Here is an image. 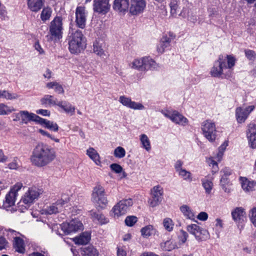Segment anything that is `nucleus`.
<instances>
[{
	"mask_svg": "<svg viewBox=\"0 0 256 256\" xmlns=\"http://www.w3.org/2000/svg\"><path fill=\"white\" fill-rule=\"evenodd\" d=\"M56 152L50 146L38 143L34 148L30 156L32 163L38 167L46 166L56 158Z\"/></svg>",
	"mask_w": 256,
	"mask_h": 256,
	"instance_id": "nucleus-1",
	"label": "nucleus"
},
{
	"mask_svg": "<svg viewBox=\"0 0 256 256\" xmlns=\"http://www.w3.org/2000/svg\"><path fill=\"white\" fill-rule=\"evenodd\" d=\"M67 40L69 51L72 54H78L86 48L84 37L82 31L79 30H72Z\"/></svg>",
	"mask_w": 256,
	"mask_h": 256,
	"instance_id": "nucleus-2",
	"label": "nucleus"
},
{
	"mask_svg": "<svg viewBox=\"0 0 256 256\" xmlns=\"http://www.w3.org/2000/svg\"><path fill=\"white\" fill-rule=\"evenodd\" d=\"M226 59L222 55H220L218 59L214 62L210 74L214 77L228 78L232 76V70H226Z\"/></svg>",
	"mask_w": 256,
	"mask_h": 256,
	"instance_id": "nucleus-3",
	"label": "nucleus"
},
{
	"mask_svg": "<svg viewBox=\"0 0 256 256\" xmlns=\"http://www.w3.org/2000/svg\"><path fill=\"white\" fill-rule=\"evenodd\" d=\"M42 192V190L36 187L30 188L22 198L18 204L19 207L24 206V209H28L30 204L39 198Z\"/></svg>",
	"mask_w": 256,
	"mask_h": 256,
	"instance_id": "nucleus-4",
	"label": "nucleus"
},
{
	"mask_svg": "<svg viewBox=\"0 0 256 256\" xmlns=\"http://www.w3.org/2000/svg\"><path fill=\"white\" fill-rule=\"evenodd\" d=\"M130 66L140 71H147L156 68V64L149 56L134 59L130 64Z\"/></svg>",
	"mask_w": 256,
	"mask_h": 256,
	"instance_id": "nucleus-5",
	"label": "nucleus"
},
{
	"mask_svg": "<svg viewBox=\"0 0 256 256\" xmlns=\"http://www.w3.org/2000/svg\"><path fill=\"white\" fill-rule=\"evenodd\" d=\"M92 200L94 204L102 208L107 206L108 200L106 196L105 190L103 186L97 184L94 188L92 194Z\"/></svg>",
	"mask_w": 256,
	"mask_h": 256,
	"instance_id": "nucleus-6",
	"label": "nucleus"
},
{
	"mask_svg": "<svg viewBox=\"0 0 256 256\" xmlns=\"http://www.w3.org/2000/svg\"><path fill=\"white\" fill-rule=\"evenodd\" d=\"M132 204V200L131 198L121 200L114 206L110 214L115 218H118L124 215Z\"/></svg>",
	"mask_w": 256,
	"mask_h": 256,
	"instance_id": "nucleus-7",
	"label": "nucleus"
},
{
	"mask_svg": "<svg viewBox=\"0 0 256 256\" xmlns=\"http://www.w3.org/2000/svg\"><path fill=\"white\" fill-rule=\"evenodd\" d=\"M62 18L60 16L55 17L50 26V38L52 40L60 39L62 38Z\"/></svg>",
	"mask_w": 256,
	"mask_h": 256,
	"instance_id": "nucleus-8",
	"label": "nucleus"
},
{
	"mask_svg": "<svg viewBox=\"0 0 256 256\" xmlns=\"http://www.w3.org/2000/svg\"><path fill=\"white\" fill-rule=\"evenodd\" d=\"M69 201L68 196L63 195L60 200H58L54 203L50 204L42 210V214H56L62 211L64 205Z\"/></svg>",
	"mask_w": 256,
	"mask_h": 256,
	"instance_id": "nucleus-9",
	"label": "nucleus"
},
{
	"mask_svg": "<svg viewBox=\"0 0 256 256\" xmlns=\"http://www.w3.org/2000/svg\"><path fill=\"white\" fill-rule=\"evenodd\" d=\"M22 187V183L17 182L10 189L9 192L6 194L5 200L4 201L3 206L4 208H10L14 204L18 192Z\"/></svg>",
	"mask_w": 256,
	"mask_h": 256,
	"instance_id": "nucleus-10",
	"label": "nucleus"
},
{
	"mask_svg": "<svg viewBox=\"0 0 256 256\" xmlns=\"http://www.w3.org/2000/svg\"><path fill=\"white\" fill-rule=\"evenodd\" d=\"M61 228L66 234L74 233L82 229L83 224L78 219H72L68 222H63Z\"/></svg>",
	"mask_w": 256,
	"mask_h": 256,
	"instance_id": "nucleus-11",
	"label": "nucleus"
},
{
	"mask_svg": "<svg viewBox=\"0 0 256 256\" xmlns=\"http://www.w3.org/2000/svg\"><path fill=\"white\" fill-rule=\"evenodd\" d=\"M14 121L20 120L22 124H28L30 122H34L38 124L40 116L28 110H20L15 114Z\"/></svg>",
	"mask_w": 256,
	"mask_h": 256,
	"instance_id": "nucleus-12",
	"label": "nucleus"
},
{
	"mask_svg": "<svg viewBox=\"0 0 256 256\" xmlns=\"http://www.w3.org/2000/svg\"><path fill=\"white\" fill-rule=\"evenodd\" d=\"M232 216L238 228H242L244 221L246 220V213L244 209L242 207H237L232 211Z\"/></svg>",
	"mask_w": 256,
	"mask_h": 256,
	"instance_id": "nucleus-13",
	"label": "nucleus"
},
{
	"mask_svg": "<svg viewBox=\"0 0 256 256\" xmlns=\"http://www.w3.org/2000/svg\"><path fill=\"white\" fill-rule=\"evenodd\" d=\"M7 232L8 236H12L14 238V247L16 251L20 253H24L25 250L24 240L17 236L20 233L10 228L7 230Z\"/></svg>",
	"mask_w": 256,
	"mask_h": 256,
	"instance_id": "nucleus-14",
	"label": "nucleus"
},
{
	"mask_svg": "<svg viewBox=\"0 0 256 256\" xmlns=\"http://www.w3.org/2000/svg\"><path fill=\"white\" fill-rule=\"evenodd\" d=\"M76 18L77 26L80 28H84L86 20V13L84 6H77L76 10Z\"/></svg>",
	"mask_w": 256,
	"mask_h": 256,
	"instance_id": "nucleus-15",
	"label": "nucleus"
},
{
	"mask_svg": "<svg viewBox=\"0 0 256 256\" xmlns=\"http://www.w3.org/2000/svg\"><path fill=\"white\" fill-rule=\"evenodd\" d=\"M163 189L160 186L153 188L152 190V198L150 200V205L154 207L158 205L162 199Z\"/></svg>",
	"mask_w": 256,
	"mask_h": 256,
	"instance_id": "nucleus-16",
	"label": "nucleus"
},
{
	"mask_svg": "<svg viewBox=\"0 0 256 256\" xmlns=\"http://www.w3.org/2000/svg\"><path fill=\"white\" fill-rule=\"evenodd\" d=\"M186 230L198 240L204 239V236L207 232L206 230L202 229L196 224H190L187 226Z\"/></svg>",
	"mask_w": 256,
	"mask_h": 256,
	"instance_id": "nucleus-17",
	"label": "nucleus"
},
{
	"mask_svg": "<svg viewBox=\"0 0 256 256\" xmlns=\"http://www.w3.org/2000/svg\"><path fill=\"white\" fill-rule=\"evenodd\" d=\"M246 134L250 146L256 149V124L250 123L248 126Z\"/></svg>",
	"mask_w": 256,
	"mask_h": 256,
	"instance_id": "nucleus-18",
	"label": "nucleus"
},
{
	"mask_svg": "<svg viewBox=\"0 0 256 256\" xmlns=\"http://www.w3.org/2000/svg\"><path fill=\"white\" fill-rule=\"evenodd\" d=\"M130 12L132 15H137L142 12L146 6L144 0H130Z\"/></svg>",
	"mask_w": 256,
	"mask_h": 256,
	"instance_id": "nucleus-19",
	"label": "nucleus"
},
{
	"mask_svg": "<svg viewBox=\"0 0 256 256\" xmlns=\"http://www.w3.org/2000/svg\"><path fill=\"white\" fill-rule=\"evenodd\" d=\"M109 0H94V10L98 14H105L110 9Z\"/></svg>",
	"mask_w": 256,
	"mask_h": 256,
	"instance_id": "nucleus-20",
	"label": "nucleus"
},
{
	"mask_svg": "<svg viewBox=\"0 0 256 256\" xmlns=\"http://www.w3.org/2000/svg\"><path fill=\"white\" fill-rule=\"evenodd\" d=\"M254 106H248L243 109L240 107L238 108L236 110V116L238 123H242L245 122L250 114L254 109Z\"/></svg>",
	"mask_w": 256,
	"mask_h": 256,
	"instance_id": "nucleus-21",
	"label": "nucleus"
},
{
	"mask_svg": "<svg viewBox=\"0 0 256 256\" xmlns=\"http://www.w3.org/2000/svg\"><path fill=\"white\" fill-rule=\"evenodd\" d=\"M130 6V0H114L112 8L114 10L124 14L129 9Z\"/></svg>",
	"mask_w": 256,
	"mask_h": 256,
	"instance_id": "nucleus-22",
	"label": "nucleus"
},
{
	"mask_svg": "<svg viewBox=\"0 0 256 256\" xmlns=\"http://www.w3.org/2000/svg\"><path fill=\"white\" fill-rule=\"evenodd\" d=\"M45 0H27L28 8L32 12H37L42 8Z\"/></svg>",
	"mask_w": 256,
	"mask_h": 256,
	"instance_id": "nucleus-23",
	"label": "nucleus"
},
{
	"mask_svg": "<svg viewBox=\"0 0 256 256\" xmlns=\"http://www.w3.org/2000/svg\"><path fill=\"white\" fill-rule=\"evenodd\" d=\"M160 248L163 251L170 252L173 250L178 248L179 247L175 240L170 238L160 244Z\"/></svg>",
	"mask_w": 256,
	"mask_h": 256,
	"instance_id": "nucleus-24",
	"label": "nucleus"
},
{
	"mask_svg": "<svg viewBox=\"0 0 256 256\" xmlns=\"http://www.w3.org/2000/svg\"><path fill=\"white\" fill-rule=\"evenodd\" d=\"M242 189L246 192L254 190L256 188V182L250 180L246 178H240Z\"/></svg>",
	"mask_w": 256,
	"mask_h": 256,
	"instance_id": "nucleus-25",
	"label": "nucleus"
},
{
	"mask_svg": "<svg viewBox=\"0 0 256 256\" xmlns=\"http://www.w3.org/2000/svg\"><path fill=\"white\" fill-rule=\"evenodd\" d=\"M170 120L182 126H185L188 123V120L180 114L177 111H174L172 113V116Z\"/></svg>",
	"mask_w": 256,
	"mask_h": 256,
	"instance_id": "nucleus-26",
	"label": "nucleus"
},
{
	"mask_svg": "<svg viewBox=\"0 0 256 256\" xmlns=\"http://www.w3.org/2000/svg\"><path fill=\"white\" fill-rule=\"evenodd\" d=\"M180 210L186 218L195 221V212L190 206L183 204L180 208Z\"/></svg>",
	"mask_w": 256,
	"mask_h": 256,
	"instance_id": "nucleus-27",
	"label": "nucleus"
},
{
	"mask_svg": "<svg viewBox=\"0 0 256 256\" xmlns=\"http://www.w3.org/2000/svg\"><path fill=\"white\" fill-rule=\"evenodd\" d=\"M209 142L217 140L220 136V132L216 130L214 123L209 124Z\"/></svg>",
	"mask_w": 256,
	"mask_h": 256,
	"instance_id": "nucleus-28",
	"label": "nucleus"
},
{
	"mask_svg": "<svg viewBox=\"0 0 256 256\" xmlns=\"http://www.w3.org/2000/svg\"><path fill=\"white\" fill-rule=\"evenodd\" d=\"M58 101L53 96L46 94L40 100V102L42 105L48 106H58Z\"/></svg>",
	"mask_w": 256,
	"mask_h": 256,
	"instance_id": "nucleus-29",
	"label": "nucleus"
},
{
	"mask_svg": "<svg viewBox=\"0 0 256 256\" xmlns=\"http://www.w3.org/2000/svg\"><path fill=\"white\" fill-rule=\"evenodd\" d=\"M38 124L44 125L45 128L54 132H57L58 130L59 127L56 122L43 118L41 117H40L39 119Z\"/></svg>",
	"mask_w": 256,
	"mask_h": 256,
	"instance_id": "nucleus-30",
	"label": "nucleus"
},
{
	"mask_svg": "<svg viewBox=\"0 0 256 256\" xmlns=\"http://www.w3.org/2000/svg\"><path fill=\"white\" fill-rule=\"evenodd\" d=\"M170 42V38L166 36L162 37L157 46L158 52L161 54L164 52L165 50L169 48Z\"/></svg>",
	"mask_w": 256,
	"mask_h": 256,
	"instance_id": "nucleus-31",
	"label": "nucleus"
},
{
	"mask_svg": "<svg viewBox=\"0 0 256 256\" xmlns=\"http://www.w3.org/2000/svg\"><path fill=\"white\" fill-rule=\"evenodd\" d=\"M90 215L93 221L97 220L100 224H106L109 222L108 219L100 212L91 211Z\"/></svg>",
	"mask_w": 256,
	"mask_h": 256,
	"instance_id": "nucleus-32",
	"label": "nucleus"
},
{
	"mask_svg": "<svg viewBox=\"0 0 256 256\" xmlns=\"http://www.w3.org/2000/svg\"><path fill=\"white\" fill-rule=\"evenodd\" d=\"M58 106L62 108L66 113L74 115L75 112V108L70 103L66 101H60L58 102Z\"/></svg>",
	"mask_w": 256,
	"mask_h": 256,
	"instance_id": "nucleus-33",
	"label": "nucleus"
},
{
	"mask_svg": "<svg viewBox=\"0 0 256 256\" xmlns=\"http://www.w3.org/2000/svg\"><path fill=\"white\" fill-rule=\"evenodd\" d=\"M90 240V234L88 232L82 233L78 237H76L74 240L78 244H86Z\"/></svg>",
	"mask_w": 256,
	"mask_h": 256,
	"instance_id": "nucleus-34",
	"label": "nucleus"
},
{
	"mask_svg": "<svg viewBox=\"0 0 256 256\" xmlns=\"http://www.w3.org/2000/svg\"><path fill=\"white\" fill-rule=\"evenodd\" d=\"M80 254L82 256H98L97 250L92 246H88L82 248Z\"/></svg>",
	"mask_w": 256,
	"mask_h": 256,
	"instance_id": "nucleus-35",
	"label": "nucleus"
},
{
	"mask_svg": "<svg viewBox=\"0 0 256 256\" xmlns=\"http://www.w3.org/2000/svg\"><path fill=\"white\" fill-rule=\"evenodd\" d=\"M94 52L98 56H100L102 58L106 59L107 58L108 55L102 48V46L100 44L99 42L96 41L93 44Z\"/></svg>",
	"mask_w": 256,
	"mask_h": 256,
	"instance_id": "nucleus-36",
	"label": "nucleus"
},
{
	"mask_svg": "<svg viewBox=\"0 0 256 256\" xmlns=\"http://www.w3.org/2000/svg\"><path fill=\"white\" fill-rule=\"evenodd\" d=\"M20 96L16 93L11 92L8 90H0V98L6 100H14L18 99Z\"/></svg>",
	"mask_w": 256,
	"mask_h": 256,
	"instance_id": "nucleus-37",
	"label": "nucleus"
},
{
	"mask_svg": "<svg viewBox=\"0 0 256 256\" xmlns=\"http://www.w3.org/2000/svg\"><path fill=\"white\" fill-rule=\"evenodd\" d=\"M46 87L49 88H54L56 92L61 94L64 92V88L62 85L56 82H52L46 84Z\"/></svg>",
	"mask_w": 256,
	"mask_h": 256,
	"instance_id": "nucleus-38",
	"label": "nucleus"
},
{
	"mask_svg": "<svg viewBox=\"0 0 256 256\" xmlns=\"http://www.w3.org/2000/svg\"><path fill=\"white\" fill-rule=\"evenodd\" d=\"M140 140L142 144V148L148 152L151 149L150 140L146 134H142L140 136Z\"/></svg>",
	"mask_w": 256,
	"mask_h": 256,
	"instance_id": "nucleus-39",
	"label": "nucleus"
},
{
	"mask_svg": "<svg viewBox=\"0 0 256 256\" xmlns=\"http://www.w3.org/2000/svg\"><path fill=\"white\" fill-rule=\"evenodd\" d=\"M180 0H170L169 4L170 8V14L172 17H176L177 16V10L178 8Z\"/></svg>",
	"mask_w": 256,
	"mask_h": 256,
	"instance_id": "nucleus-40",
	"label": "nucleus"
},
{
	"mask_svg": "<svg viewBox=\"0 0 256 256\" xmlns=\"http://www.w3.org/2000/svg\"><path fill=\"white\" fill-rule=\"evenodd\" d=\"M228 146V142L225 141L224 143L218 148V152L215 156L213 158L216 160L218 162H220L222 158L224 152L226 147Z\"/></svg>",
	"mask_w": 256,
	"mask_h": 256,
	"instance_id": "nucleus-41",
	"label": "nucleus"
},
{
	"mask_svg": "<svg viewBox=\"0 0 256 256\" xmlns=\"http://www.w3.org/2000/svg\"><path fill=\"white\" fill-rule=\"evenodd\" d=\"M86 154L92 159L96 164L98 162H100L99 155L96 151L92 148H90L87 150Z\"/></svg>",
	"mask_w": 256,
	"mask_h": 256,
	"instance_id": "nucleus-42",
	"label": "nucleus"
},
{
	"mask_svg": "<svg viewBox=\"0 0 256 256\" xmlns=\"http://www.w3.org/2000/svg\"><path fill=\"white\" fill-rule=\"evenodd\" d=\"M154 227L152 225H148L143 228L141 230L142 235L145 238H148L151 236L154 231Z\"/></svg>",
	"mask_w": 256,
	"mask_h": 256,
	"instance_id": "nucleus-43",
	"label": "nucleus"
},
{
	"mask_svg": "<svg viewBox=\"0 0 256 256\" xmlns=\"http://www.w3.org/2000/svg\"><path fill=\"white\" fill-rule=\"evenodd\" d=\"M52 12V10L50 8L47 7L43 8L40 14L42 20L44 22L49 20L51 16Z\"/></svg>",
	"mask_w": 256,
	"mask_h": 256,
	"instance_id": "nucleus-44",
	"label": "nucleus"
},
{
	"mask_svg": "<svg viewBox=\"0 0 256 256\" xmlns=\"http://www.w3.org/2000/svg\"><path fill=\"white\" fill-rule=\"evenodd\" d=\"M163 225L167 231L172 232L173 230L174 223L171 218H164Z\"/></svg>",
	"mask_w": 256,
	"mask_h": 256,
	"instance_id": "nucleus-45",
	"label": "nucleus"
},
{
	"mask_svg": "<svg viewBox=\"0 0 256 256\" xmlns=\"http://www.w3.org/2000/svg\"><path fill=\"white\" fill-rule=\"evenodd\" d=\"M14 108H11L4 104H0V115H6L14 111Z\"/></svg>",
	"mask_w": 256,
	"mask_h": 256,
	"instance_id": "nucleus-46",
	"label": "nucleus"
},
{
	"mask_svg": "<svg viewBox=\"0 0 256 256\" xmlns=\"http://www.w3.org/2000/svg\"><path fill=\"white\" fill-rule=\"evenodd\" d=\"M180 176L183 178L184 180H188L190 182L192 180V177L191 173L186 170L185 169L180 170L179 172H178Z\"/></svg>",
	"mask_w": 256,
	"mask_h": 256,
	"instance_id": "nucleus-47",
	"label": "nucleus"
},
{
	"mask_svg": "<svg viewBox=\"0 0 256 256\" xmlns=\"http://www.w3.org/2000/svg\"><path fill=\"white\" fill-rule=\"evenodd\" d=\"M114 154L116 158H121L126 155V150L122 146L117 147L114 150Z\"/></svg>",
	"mask_w": 256,
	"mask_h": 256,
	"instance_id": "nucleus-48",
	"label": "nucleus"
},
{
	"mask_svg": "<svg viewBox=\"0 0 256 256\" xmlns=\"http://www.w3.org/2000/svg\"><path fill=\"white\" fill-rule=\"evenodd\" d=\"M138 221V218L134 216H130L126 217L124 222L128 226H133Z\"/></svg>",
	"mask_w": 256,
	"mask_h": 256,
	"instance_id": "nucleus-49",
	"label": "nucleus"
},
{
	"mask_svg": "<svg viewBox=\"0 0 256 256\" xmlns=\"http://www.w3.org/2000/svg\"><path fill=\"white\" fill-rule=\"evenodd\" d=\"M119 101L122 105L128 108H130L132 102L130 98L124 96L120 97Z\"/></svg>",
	"mask_w": 256,
	"mask_h": 256,
	"instance_id": "nucleus-50",
	"label": "nucleus"
},
{
	"mask_svg": "<svg viewBox=\"0 0 256 256\" xmlns=\"http://www.w3.org/2000/svg\"><path fill=\"white\" fill-rule=\"evenodd\" d=\"M214 159L213 157L212 158H209V166L212 167V174L218 172L219 170L218 163Z\"/></svg>",
	"mask_w": 256,
	"mask_h": 256,
	"instance_id": "nucleus-51",
	"label": "nucleus"
},
{
	"mask_svg": "<svg viewBox=\"0 0 256 256\" xmlns=\"http://www.w3.org/2000/svg\"><path fill=\"white\" fill-rule=\"evenodd\" d=\"M188 235V233L182 230H180V234L178 236L180 244H184L187 240Z\"/></svg>",
	"mask_w": 256,
	"mask_h": 256,
	"instance_id": "nucleus-52",
	"label": "nucleus"
},
{
	"mask_svg": "<svg viewBox=\"0 0 256 256\" xmlns=\"http://www.w3.org/2000/svg\"><path fill=\"white\" fill-rule=\"evenodd\" d=\"M223 228V223L222 220L220 218L216 220V223L214 228H215L216 234L218 236V234Z\"/></svg>",
	"mask_w": 256,
	"mask_h": 256,
	"instance_id": "nucleus-53",
	"label": "nucleus"
},
{
	"mask_svg": "<svg viewBox=\"0 0 256 256\" xmlns=\"http://www.w3.org/2000/svg\"><path fill=\"white\" fill-rule=\"evenodd\" d=\"M226 58H227V62H228V66L227 69L226 70H232V68L234 66L235 62H236V59L233 57L232 56L230 55H227L226 56Z\"/></svg>",
	"mask_w": 256,
	"mask_h": 256,
	"instance_id": "nucleus-54",
	"label": "nucleus"
},
{
	"mask_svg": "<svg viewBox=\"0 0 256 256\" xmlns=\"http://www.w3.org/2000/svg\"><path fill=\"white\" fill-rule=\"evenodd\" d=\"M221 172H223L224 174L220 180L221 182H222L224 181L225 180H227V176H230L232 174V170L228 168H224L222 169Z\"/></svg>",
	"mask_w": 256,
	"mask_h": 256,
	"instance_id": "nucleus-55",
	"label": "nucleus"
},
{
	"mask_svg": "<svg viewBox=\"0 0 256 256\" xmlns=\"http://www.w3.org/2000/svg\"><path fill=\"white\" fill-rule=\"evenodd\" d=\"M130 108L134 110H143L145 108L141 103L132 101Z\"/></svg>",
	"mask_w": 256,
	"mask_h": 256,
	"instance_id": "nucleus-56",
	"label": "nucleus"
},
{
	"mask_svg": "<svg viewBox=\"0 0 256 256\" xmlns=\"http://www.w3.org/2000/svg\"><path fill=\"white\" fill-rule=\"evenodd\" d=\"M111 170L116 174L120 173L122 170V167L118 164H112L110 165Z\"/></svg>",
	"mask_w": 256,
	"mask_h": 256,
	"instance_id": "nucleus-57",
	"label": "nucleus"
},
{
	"mask_svg": "<svg viewBox=\"0 0 256 256\" xmlns=\"http://www.w3.org/2000/svg\"><path fill=\"white\" fill-rule=\"evenodd\" d=\"M208 122L206 120L202 123V131L203 134L206 138H208Z\"/></svg>",
	"mask_w": 256,
	"mask_h": 256,
	"instance_id": "nucleus-58",
	"label": "nucleus"
},
{
	"mask_svg": "<svg viewBox=\"0 0 256 256\" xmlns=\"http://www.w3.org/2000/svg\"><path fill=\"white\" fill-rule=\"evenodd\" d=\"M245 54L246 58L251 60H254L256 56V54L254 51L250 50H245Z\"/></svg>",
	"mask_w": 256,
	"mask_h": 256,
	"instance_id": "nucleus-59",
	"label": "nucleus"
},
{
	"mask_svg": "<svg viewBox=\"0 0 256 256\" xmlns=\"http://www.w3.org/2000/svg\"><path fill=\"white\" fill-rule=\"evenodd\" d=\"M250 219L252 224L256 226V208H254L251 210Z\"/></svg>",
	"mask_w": 256,
	"mask_h": 256,
	"instance_id": "nucleus-60",
	"label": "nucleus"
},
{
	"mask_svg": "<svg viewBox=\"0 0 256 256\" xmlns=\"http://www.w3.org/2000/svg\"><path fill=\"white\" fill-rule=\"evenodd\" d=\"M18 160L17 158H14L13 161L8 164V168L12 170L17 169L20 166Z\"/></svg>",
	"mask_w": 256,
	"mask_h": 256,
	"instance_id": "nucleus-61",
	"label": "nucleus"
},
{
	"mask_svg": "<svg viewBox=\"0 0 256 256\" xmlns=\"http://www.w3.org/2000/svg\"><path fill=\"white\" fill-rule=\"evenodd\" d=\"M36 114L43 116H50V112L47 110L40 109L36 111Z\"/></svg>",
	"mask_w": 256,
	"mask_h": 256,
	"instance_id": "nucleus-62",
	"label": "nucleus"
},
{
	"mask_svg": "<svg viewBox=\"0 0 256 256\" xmlns=\"http://www.w3.org/2000/svg\"><path fill=\"white\" fill-rule=\"evenodd\" d=\"M183 162L180 160H178L174 164V168L176 172H178L180 170L183 169L182 168Z\"/></svg>",
	"mask_w": 256,
	"mask_h": 256,
	"instance_id": "nucleus-63",
	"label": "nucleus"
},
{
	"mask_svg": "<svg viewBox=\"0 0 256 256\" xmlns=\"http://www.w3.org/2000/svg\"><path fill=\"white\" fill-rule=\"evenodd\" d=\"M208 214L206 212H200L197 216V218L200 220H206L208 218Z\"/></svg>",
	"mask_w": 256,
	"mask_h": 256,
	"instance_id": "nucleus-64",
	"label": "nucleus"
}]
</instances>
